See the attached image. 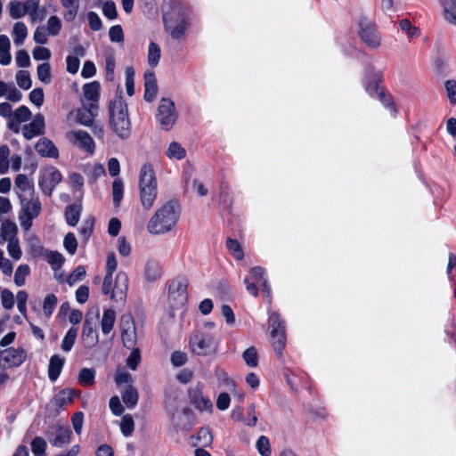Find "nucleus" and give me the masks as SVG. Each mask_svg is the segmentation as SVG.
Returning a JSON list of instances; mask_svg holds the SVG:
<instances>
[{
	"instance_id": "f257e3e1",
	"label": "nucleus",
	"mask_w": 456,
	"mask_h": 456,
	"mask_svg": "<svg viewBox=\"0 0 456 456\" xmlns=\"http://www.w3.org/2000/svg\"><path fill=\"white\" fill-rule=\"evenodd\" d=\"M181 216V207L176 200H168L159 206L147 224V231L152 235H164L173 232Z\"/></svg>"
},
{
	"instance_id": "f03ea898",
	"label": "nucleus",
	"mask_w": 456,
	"mask_h": 456,
	"mask_svg": "<svg viewBox=\"0 0 456 456\" xmlns=\"http://www.w3.org/2000/svg\"><path fill=\"white\" fill-rule=\"evenodd\" d=\"M164 31L173 40L181 42L191 25V9L181 3L175 4L163 16Z\"/></svg>"
},
{
	"instance_id": "7ed1b4c3",
	"label": "nucleus",
	"mask_w": 456,
	"mask_h": 456,
	"mask_svg": "<svg viewBox=\"0 0 456 456\" xmlns=\"http://www.w3.org/2000/svg\"><path fill=\"white\" fill-rule=\"evenodd\" d=\"M157 179L150 163H144L139 172L140 202L145 210H150L158 195Z\"/></svg>"
},
{
	"instance_id": "20e7f679",
	"label": "nucleus",
	"mask_w": 456,
	"mask_h": 456,
	"mask_svg": "<svg viewBox=\"0 0 456 456\" xmlns=\"http://www.w3.org/2000/svg\"><path fill=\"white\" fill-rule=\"evenodd\" d=\"M110 126L113 132L121 139L130 135L131 123L128 118L127 105L121 96H116L110 102Z\"/></svg>"
},
{
	"instance_id": "39448f33",
	"label": "nucleus",
	"mask_w": 456,
	"mask_h": 456,
	"mask_svg": "<svg viewBox=\"0 0 456 456\" xmlns=\"http://www.w3.org/2000/svg\"><path fill=\"white\" fill-rule=\"evenodd\" d=\"M128 287V275L125 272H118L114 280L112 277H104L102 291L103 294L109 295L110 299L116 304L124 305Z\"/></svg>"
},
{
	"instance_id": "423d86ee",
	"label": "nucleus",
	"mask_w": 456,
	"mask_h": 456,
	"mask_svg": "<svg viewBox=\"0 0 456 456\" xmlns=\"http://www.w3.org/2000/svg\"><path fill=\"white\" fill-rule=\"evenodd\" d=\"M381 80L382 74L379 70L371 66L365 69L362 84L366 93L370 96L379 99L384 106L388 107L391 105V99L385 94L381 88Z\"/></svg>"
},
{
	"instance_id": "0eeeda50",
	"label": "nucleus",
	"mask_w": 456,
	"mask_h": 456,
	"mask_svg": "<svg viewBox=\"0 0 456 456\" xmlns=\"http://www.w3.org/2000/svg\"><path fill=\"white\" fill-rule=\"evenodd\" d=\"M20 200L21 212L19 220L20 226L28 231L32 225L33 219L36 218L41 211V202L35 194L31 196L22 194L20 195Z\"/></svg>"
},
{
	"instance_id": "6e6552de",
	"label": "nucleus",
	"mask_w": 456,
	"mask_h": 456,
	"mask_svg": "<svg viewBox=\"0 0 456 456\" xmlns=\"http://www.w3.org/2000/svg\"><path fill=\"white\" fill-rule=\"evenodd\" d=\"M98 105L95 103L87 104L81 101V107L71 110L67 115V123L71 126L79 124L84 126H91L98 113Z\"/></svg>"
},
{
	"instance_id": "1a4fd4ad",
	"label": "nucleus",
	"mask_w": 456,
	"mask_h": 456,
	"mask_svg": "<svg viewBox=\"0 0 456 456\" xmlns=\"http://www.w3.org/2000/svg\"><path fill=\"white\" fill-rule=\"evenodd\" d=\"M190 346L196 354L207 355L216 351V344L211 333L197 330L191 337Z\"/></svg>"
},
{
	"instance_id": "9d476101",
	"label": "nucleus",
	"mask_w": 456,
	"mask_h": 456,
	"mask_svg": "<svg viewBox=\"0 0 456 456\" xmlns=\"http://www.w3.org/2000/svg\"><path fill=\"white\" fill-rule=\"evenodd\" d=\"M156 118L161 128L167 131L170 130L175 124L177 113L175 103L170 99L163 98L160 100Z\"/></svg>"
},
{
	"instance_id": "9b49d317",
	"label": "nucleus",
	"mask_w": 456,
	"mask_h": 456,
	"mask_svg": "<svg viewBox=\"0 0 456 456\" xmlns=\"http://www.w3.org/2000/svg\"><path fill=\"white\" fill-rule=\"evenodd\" d=\"M61 179V174L56 167H47L40 172L38 185L44 193L51 195Z\"/></svg>"
},
{
	"instance_id": "f8f14e48",
	"label": "nucleus",
	"mask_w": 456,
	"mask_h": 456,
	"mask_svg": "<svg viewBox=\"0 0 456 456\" xmlns=\"http://www.w3.org/2000/svg\"><path fill=\"white\" fill-rule=\"evenodd\" d=\"M359 36L362 41L370 48H378L381 45V37L379 34L376 25L367 20L360 22Z\"/></svg>"
},
{
	"instance_id": "ddd939ff",
	"label": "nucleus",
	"mask_w": 456,
	"mask_h": 456,
	"mask_svg": "<svg viewBox=\"0 0 456 456\" xmlns=\"http://www.w3.org/2000/svg\"><path fill=\"white\" fill-rule=\"evenodd\" d=\"M250 276L245 277L244 284L246 285V289L248 292L254 296L257 297L258 289L256 283H260L263 289L269 292V287L267 285V281L265 277V270L260 266L252 267L249 271Z\"/></svg>"
},
{
	"instance_id": "4468645a",
	"label": "nucleus",
	"mask_w": 456,
	"mask_h": 456,
	"mask_svg": "<svg viewBox=\"0 0 456 456\" xmlns=\"http://www.w3.org/2000/svg\"><path fill=\"white\" fill-rule=\"evenodd\" d=\"M65 137L72 145L90 153L94 151V142L87 132L79 129H72L66 133Z\"/></svg>"
},
{
	"instance_id": "2eb2a0df",
	"label": "nucleus",
	"mask_w": 456,
	"mask_h": 456,
	"mask_svg": "<svg viewBox=\"0 0 456 456\" xmlns=\"http://www.w3.org/2000/svg\"><path fill=\"white\" fill-rule=\"evenodd\" d=\"M187 301V285L183 281L175 280L169 285L168 302L174 308L183 306Z\"/></svg>"
},
{
	"instance_id": "dca6fc26",
	"label": "nucleus",
	"mask_w": 456,
	"mask_h": 456,
	"mask_svg": "<svg viewBox=\"0 0 456 456\" xmlns=\"http://www.w3.org/2000/svg\"><path fill=\"white\" fill-rule=\"evenodd\" d=\"M25 353L20 348L0 350V368L10 369L20 366L25 360Z\"/></svg>"
},
{
	"instance_id": "f3484780",
	"label": "nucleus",
	"mask_w": 456,
	"mask_h": 456,
	"mask_svg": "<svg viewBox=\"0 0 456 456\" xmlns=\"http://www.w3.org/2000/svg\"><path fill=\"white\" fill-rule=\"evenodd\" d=\"M21 131L24 137L28 140L42 134L45 131L44 116L40 113L35 115L33 120L30 123L24 125Z\"/></svg>"
},
{
	"instance_id": "a211bd4d",
	"label": "nucleus",
	"mask_w": 456,
	"mask_h": 456,
	"mask_svg": "<svg viewBox=\"0 0 456 456\" xmlns=\"http://www.w3.org/2000/svg\"><path fill=\"white\" fill-rule=\"evenodd\" d=\"M231 417L235 421L242 422L248 427H255L257 423V416L256 414V408L254 404L248 407V416L245 417L240 407H235L231 412Z\"/></svg>"
},
{
	"instance_id": "6ab92c4d",
	"label": "nucleus",
	"mask_w": 456,
	"mask_h": 456,
	"mask_svg": "<svg viewBox=\"0 0 456 456\" xmlns=\"http://www.w3.org/2000/svg\"><path fill=\"white\" fill-rule=\"evenodd\" d=\"M123 344L127 348H134L136 341L135 326L131 317L122 320L121 331Z\"/></svg>"
},
{
	"instance_id": "aec40b11",
	"label": "nucleus",
	"mask_w": 456,
	"mask_h": 456,
	"mask_svg": "<svg viewBox=\"0 0 456 456\" xmlns=\"http://www.w3.org/2000/svg\"><path fill=\"white\" fill-rule=\"evenodd\" d=\"M81 339L86 348L95 346L99 341L98 334L95 331L93 323L88 319L84 322Z\"/></svg>"
},
{
	"instance_id": "412c9836",
	"label": "nucleus",
	"mask_w": 456,
	"mask_h": 456,
	"mask_svg": "<svg viewBox=\"0 0 456 456\" xmlns=\"http://www.w3.org/2000/svg\"><path fill=\"white\" fill-rule=\"evenodd\" d=\"M100 88V84L96 81L86 84L83 86V98L81 101L87 104L95 103L98 105Z\"/></svg>"
},
{
	"instance_id": "4be33fe9",
	"label": "nucleus",
	"mask_w": 456,
	"mask_h": 456,
	"mask_svg": "<svg viewBox=\"0 0 456 456\" xmlns=\"http://www.w3.org/2000/svg\"><path fill=\"white\" fill-rule=\"evenodd\" d=\"M37 152L47 158L57 159L59 157V151L52 141L47 138H41L36 144Z\"/></svg>"
},
{
	"instance_id": "5701e85b",
	"label": "nucleus",
	"mask_w": 456,
	"mask_h": 456,
	"mask_svg": "<svg viewBox=\"0 0 456 456\" xmlns=\"http://www.w3.org/2000/svg\"><path fill=\"white\" fill-rule=\"evenodd\" d=\"M270 338H271L272 346H273L277 357L282 358L283 350L286 346L285 330L277 331L276 330H273V331H270Z\"/></svg>"
},
{
	"instance_id": "b1692460",
	"label": "nucleus",
	"mask_w": 456,
	"mask_h": 456,
	"mask_svg": "<svg viewBox=\"0 0 456 456\" xmlns=\"http://www.w3.org/2000/svg\"><path fill=\"white\" fill-rule=\"evenodd\" d=\"M75 393L76 392L71 388L61 390L51 400L50 405L56 409L61 408L72 402Z\"/></svg>"
},
{
	"instance_id": "393cba45",
	"label": "nucleus",
	"mask_w": 456,
	"mask_h": 456,
	"mask_svg": "<svg viewBox=\"0 0 456 456\" xmlns=\"http://www.w3.org/2000/svg\"><path fill=\"white\" fill-rule=\"evenodd\" d=\"M145 94L144 98L151 102L157 95L158 87L155 74L152 71H147L144 74Z\"/></svg>"
},
{
	"instance_id": "a878e982",
	"label": "nucleus",
	"mask_w": 456,
	"mask_h": 456,
	"mask_svg": "<svg viewBox=\"0 0 456 456\" xmlns=\"http://www.w3.org/2000/svg\"><path fill=\"white\" fill-rule=\"evenodd\" d=\"M15 187L17 189V194L19 199H20V195L25 194L28 196H31L35 194L34 186L29 182L28 176L23 174H20L16 176L14 181Z\"/></svg>"
},
{
	"instance_id": "bb28decb",
	"label": "nucleus",
	"mask_w": 456,
	"mask_h": 456,
	"mask_svg": "<svg viewBox=\"0 0 456 456\" xmlns=\"http://www.w3.org/2000/svg\"><path fill=\"white\" fill-rule=\"evenodd\" d=\"M442 5L444 19L452 25L456 26V0H439Z\"/></svg>"
},
{
	"instance_id": "cd10ccee",
	"label": "nucleus",
	"mask_w": 456,
	"mask_h": 456,
	"mask_svg": "<svg viewBox=\"0 0 456 456\" xmlns=\"http://www.w3.org/2000/svg\"><path fill=\"white\" fill-rule=\"evenodd\" d=\"M65 359L58 354H54L51 357L48 366V376L52 381H55L63 368Z\"/></svg>"
},
{
	"instance_id": "c85d7f7f",
	"label": "nucleus",
	"mask_w": 456,
	"mask_h": 456,
	"mask_svg": "<svg viewBox=\"0 0 456 456\" xmlns=\"http://www.w3.org/2000/svg\"><path fill=\"white\" fill-rule=\"evenodd\" d=\"M28 30L27 25L22 21L13 24L12 36L15 45H21L28 37Z\"/></svg>"
},
{
	"instance_id": "c756f323",
	"label": "nucleus",
	"mask_w": 456,
	"mask_h": 456,
	"mask_svg": "<svg viewBox=\"0 0 456 456\" xmlns=\"http://www.w3.org/2000/svg\"><path fill=\"white\" fill-rule=\"evenodd\" d=\"M116 321V313L112 309H106L103 311L101 319V330L104 335H110L114 328Z\"/></svg>"
},
{
	"instance_id": "7c9ffc66",
	"label": "nucleus",
	"mask_w": 456,
	"mask_h": 456,
	"mask_svg": "<svg viewBox=\"0 0 456 456\" xmlns=\"http://www.w3.org/2000/svg\"><path fill=\"white\" fill-rule=\"evenodd\" d=\"M11 61V41L6 35H0V64L9 65Z\"/></svg>"
},
{
	"instance_id": "2f4dec72",
	"label": "nucleus",
	"mask_w": 456,
	"mask_h": 456,
	"mask_svg": "<svg viewBox=\"0 0 456 456\" xmlns=\"http://www.w3.org/2000/svg\"><path fill=\"white\" fill-rule=\"evenodd\" d=\"M17 225L10 221H5L0 228V242L17 239Z\"/></svg>"
},
{
	"instance_id": "473e14b6",
	"label": "nucleus",
	"mask_w": 456,
	"mask_h": 456,
	"mask_svg": "<svg viewBox=\"0 0 456 456\" xmlns=\"http://www.w3.org/2000/svg\"><path fill=\"white\" fill-rule=\"evenodd\" d=\"M166 156L170 160H181L186 157V150L177 142H171L166 151Z\"/></svg>"
},
{
	"instance_id": "72a5a7b5",
	"label": "nucleus",
	"mask_w": 456,
	"mask_h": 456,
	"mask_svg": "<svg viewBox=\"0 0 456 456\" xmlns=\"http://www.w3.org/2000/svg\"><path fill=\"white\" fill-rule=\"evenodd\" d=\"M161 57L160 46L155 42H150L148 45L147 62L151 68L158 66Z\"/></svg>"
},
{
	"instance_id": "f704fd0d",
	"label": "nucleus",
	"mask_w": 456,
	"mask_h": 456,
	"mask_svg": "<svg viewBox=\"0 0 456 456\" xmlns=\"http://www.w3.org/2000/svg\"><path fill=\"white\" fill-rule=\"evenodd\" d=\"M61 2L65 9L63 14L65 20H73L78 11V0H61Z\"/></svg>"
},
{
	"instance_id": "c9c22d12",
	"label": "nucleus",
	"mask_w": 456,
	"mask_h": 456,
	"mask_svg": "<svg viewBox=\"0 0 456 456\" xmlns=\"http://www.w3.org/2000/svg\"><path fill=\"white\" fill-rule=\"evenodd\" d=\"M84 172L88 176L90 181L95 182L99 177L105 174V168L103 165L99 163L88 164L85 166Z\"/></svg>"
},
{
	"instance_id": "e433bc0d",
	"label": "nucleus",
	"mask_w": 456,
	"mask_h": 456,
	"mask_svg": "<svg viewBox=\"0 0 456 456\" xmlns=\"http://www.w3.org/2000/svg\"><path fill=\"white\" fill-rule=\"evenodd\" d=\"M216 376L220 385L232 393L236 392V383L224 370H216Z\"/></svg>"
},
{
	"instance_id": "4c0bfd02",
	"label": "nucleus",
	"mask_w": 456,
	"mask_h": 456,
	"mask_svg": "<svg viewBox=\"0 0 456 456\" xmlns=\"http://www.w3.org/2000/svg\"><path fill=\"white\" fill-rule=\"evenodd\" d=\"M144 273L148 281H156L161 274V269L159 263L152 260L148 261L145 265Z\"/></svg>"
},
{
	"instance_id": "58836bf2",
	"label": "nucleus",
	"mask_w": 456,
	"mask_h": 456,
	"mask_svg": "<svg viewBox=\"0 0 456 456\" xmlns=\"http://www.w3.org/2000/svg\"><path fill=\"white\" fill-rule=\"evenodd\" d=\"M191 439H195L196 442H192V445H202V446H208L211 444L213 441V437L211 435V432L207 428H202L200 429L196 436L191 437Z\"/></svg>"
},
{
	"instance_id": "ea45409f",
	"label": "nucleus",
	"mask_w": 456,
	"mask_h": 456,
	"mask_svg": "<svg viewBox=\"0 0 456 456\" xmlns=\"http://www.w3.org/2000/svg\"><path fill=\"white\" fill-rule=\"evenodd\" d=\"M80 213L81 207L79 205L74 204L68 207L65 211V218L68 224L75 226L78 223Z\"/></svg>"
},
{
	"instance_id": "a19ab883",
	"label": "nucleus",
	"mask_w": 456,
	"mask_h": 456,
	"mask_svg": "<svg viewBox=\"0 0 456 456\" xmlns=\"http://www.w3.org/2000/svg\"><path fill=\"white\" fill-rule=\"evenodd\" d=\"M71 431L68 428H59L53 442V445L62 447L70 442Z\"/></svg>"
},
{
	"instance_id": "79ce46f5",
	"label": "nucleus",
	"mask_w": 456,
	"mask_h": 456,
	"mask_svg": "<svg viewBox=\"0 0 456 456\" xmlns=\"http://www.w3.org/2000/svg\"><path fill=\"white\" fill-rule=\"evenodd\" d=\"M256 449L260 456H271L272 447L270 440L265 436H260L256 442Z\"/></svg>"
},
{
	"instance_id": "37998d69",
	"label": "nucleus",
	"mask_w": 456,
	"mask_h": 456,
	"mask_svg": "<svg viewBox=\"0 0 456 456\" xmlns=\"http://www.w3.org/2000/svg\"><path fill=\"white\" fill-rule=\"evenodd\" d=\"M124 194V184L121 179H115L112 183L113 203L116 208L119 207Z\"/></svg>"
},
{
	"instance_id": "c03bdc74",
	"label": "nucleus",
	"mask_w": 456,
	"mask_h": 456,
	"mask_svg": "<svg viewBox=\"0 0 456 456\" xmlns=\"http://www.w3.org/2000/svg\"><path fill=\"white\" fill-rule=\"evenodd\" d=\"M399 27L411 39L417 38L420 35L419 29L413 26L411 22L407 19L401 20L399 22Z\"/></svg>"
},
{
	"instance_id": "a18cd8bd",
	"label": "nucleus",
	"mask_w": 456,
	"mask_h": 456,
	"mask_svg": "<svg viewBox=\"0 0 456 456\" xmlns=\"http://www.w3.org/2000/svg\"><path fill=\"white\" fill-rule=\"evenodd\" d=\"M77 330L75 328H70L67 331V333L64 336L62 342H61V349L64 352H69L72 349V347L75 344V341L77 339Z\"/></svg>"
},
{
	"instance_id": "49530a36",
	"label": "nucleus",
	"mask_w": 456,
	"mask_h": 456,
	"mask_svg": "<svg viewBox=\"0 0 456 456\" xmlns=\"http://www.w3.org/2000/svg\"><path fill=\"white\" fill-rule=\"evenodd\" d=\"M30 273V268L28 265H20L17 267L14 273V283L18 287H21L25 284L26 278Z\"/></svg>"
},
{
	"instance_id": "de8ad7c7",
	"label": "nucleus",
	"mask_w": 456,
	"mask_h": 456,
	"mask_svg": "<svg viewBox=\"0 0 456 456\" xmlns=\"http://www.w3.org/2000/svg\"><path fill=\"white\" fill-rule=\"evenodd\" d=\"M242 358L245 363L250 367L255 368L258 364V357L256 347L250 346L242 353Z\"/></svg>"
},
{
	"instance_id": "09e8293b",
	"label": "nucleus",
	"mask_w": 456,
	"mask_h": 456,
	"mask_svg": "<svg viewBox=\"0 0 456 456\" xmlns=\"http://www.w3.org/2000/svg\"><path fill=\"white\" fill-rule=\"evenodd\" d=\"M95 370L91 368H84L78 375V382L83 386H91L94 383Z\"/></svg>"
},
{
	"instance_id": "8fccbe9b",
	"label": "nucleus",
	"mask_w": 456,
	"mask_h": 456,
	"mask_svg": "<svg viewBox=\"0 0 456 456\" xmlns=\"http://www.w3.org/2000/svg\"><path fill=\"white\" fill-rule=\"evenodd\" d=\"M8 11L10 16L14 20L23 18L26 15L23 4L19 1L10 2Z\"/></svg>"
},
{
	"instance_id": "3c124183",
	"label": "nucleus",
	"mask_w": 456,
	"mask_h": 456,
	"mask_svg": "<svg viewBox=\"0 0 456 456\" xmlns=\"http://www.w3.org/2000/svg\"><path fill=\"white\" fill-rule=\"evenodd\" d=\"M7 242L8 243L6 248L9 256L15 261L20 260L22 256V251L18 238Z\"/></svg>"
},
{
	"instance_id": "603ef678",
	"label": "nucleus",
	"mask_w": 456,
	"mask_h": 456,
	"mask_svg": "<svg viewBox=\"0 0 456 456\" xmlns=\"http://www.w3.org/2000/svg\"><path fill=\"white\" fill-rule=\"evenodd\" d=\"M123 402L128 408H133L138 401V394L137 391L132 387H128L123 395Z\"/></svg>"
},
{
	"instance_id": "864d4df0",
	"label": "nucleus",
	"mask_w": 456,
	"mask_h": 456,
	"mask_svg": "<svg viewBox=\"0 0 456 456\" xmlns=\"http://www.w3.org/2000/svg\"><path fill=\"white\" fill-rule=\"evenodd\" d=\"M10 150L7 145L0 146V174H6L9 169Z\"/></svg>"
},
{
	"instance_id": "5fc2aeb1",
	"label": "nucleus",
	"mask_w": 456,
	"mask_h": 456,
	"mask_svg": "<svg viewBox=\"0 0 456 456\" xmlns=\"http://www.w3.org/2000/svg\"><path fill=\"white\" fill-rule=\"evenodd\" d=\"M193 402L200 411H210L213 408L211 400L202 395H197L193 397Z\"/></svg>"
},
{
	"instance_id": "6e6d98bb",
	"label": "nucleus",
	"mask_w": 456,
	"mask_h": 456,
	"mask_svg": "<svg viewBox=\"0 0 456 456\" xmlns=\"http://www.w3.org/2000/svg\"><path fill=\"white\" fill-rule=\"evenodd\" d=\"M86 268L82 265L77 266L66 279L68 284L72 287L86 276Z\"/></svg>"
},
{
	"instance_id": "4d7b16f0",
	"label": "nucleus",
	"mask_w": 456,
	"mask_h": 456,
	"mask_svg": "<svg viewBox=\"0 0 456 456\" xmlns=\"http://www.w3.org/2000/svg\"><path fill=\"white\" fill-rule=\"evenodd\" d=\"M227 248L232 256L237 260H241L244 256V252L240 244L235 240L229 239L226 242Z\"/></svg>"
},
{
	"instance_id": "13d9d810",
	"label": "nucleus",
	"mask_w": 456,
	"mask_h": 456,
	"mask_svg": "<svg viewBox=\"0 0 456 456\" xmlns=\"http://www.w3.org/2000/svg\"><path fill=\"white\" fill-rule=\"evenodd\" d=\"M58 299L55 295L49 294L45 297L44 304H43V311L44 314L50 317L57 305Z\"/></svg>"
},
{
	"instance_id": "bf43d9fd",
	"label": "nucleus",
	"mask_w": 456,
	"mask_h": 456,
	"mask_svg": "<svg viewBox=\"0 0 456 456\" xmlns=\"http://www.w3.org/2000/svg\"><path fill=\"white\" fill-rule=\"evenodd\" d=\"M134 428V419L131 415H125L120 421V430L125 436H129Z\"/></svg>"
},
{
	"instance_id": "052dcab7",
	"label": "nucleus",
	"mask_w": 456,
	"mask_h": 456,
	"mask_svg": "<svg viewBox=\"0 0 456 456\" xmlns=\"http://www.w3.org/2000/svg\"><path fill=\"white\" fill-rule=\"evenodd\" d=\"M1 303L4 309H12L15 304V298L13 293L8 289H4L1 291Z\"/></svg>"
},
{
	"instance_id": "680f3d73",
	"label": "nucleus",
	"mask_w": 456,
	"mask_h": 456,
	"mask_svg": "<svg viewBox=\"0 0 456 456\" xmlns=\"http://www.w3.org/2000/svg\"><path fill=\"white\" fill-rule=\"evenodd\" d=\"M16 81L17 85L24 90L29 89L32 85L29 73L26 70H20L17 72Z\"/></svg>"
},
{
	"instance_id": "e2e57ef3",
	"label": "nucleus",
	"mask_w": 456,
	"mask_h": 456,
	"mask_svg": "<svg viewBox=\"0 0 456 456\" xmlns=\"http://www.w3.org/2000/svg\"><path fill=\"white\" fill-rule=\"evenodd\" d=\"M63 246L69 254L74 255L76 253L77 248V240L73 233L69 232L66 234L63 240Z\"/></svg>"
},
{
	"instance_id": "0e129e2a",
	"label": "nucleus",
	"mask_w": 456,
	"mask_h": 456,
	"mask_svg": "<svg viewBox=\"0 0 456 456\" xmlns=\"http://www.w3.org/2000/svg\"><path fill=\"white\" fill-rule=\"evenodd\" d=\"M37 73L38 79L44 84H49L51 82L50 65L48 63L40 64L37 67Z\"/></svg>"
},
{
	"instance_id": "69168bd1",
	"label": "nucleus",
	"mask_w": 456,
	"mask_h": 456,
	"mask_svg": "<svg viewBox=\"0 0 456 456\" xmlns=\"http://www.w3.org/2000/svg\"><path fill=\"white\" fill-rule=\"evenodd\" d=\"M47 261L53 270L60 269L65 261L63 256L56 251H52L47 255Z\"/></svg>"
},
{
	"instance_id": "338daca9",
	"label": "nucleus",
	"mask_w": 456,
	"mask_h": 456,
	"mask_svg": "<svg viewBox=\"0 0 456 456\" xmlns=\"http://www.w3.org/2000/svg\"><path fill=\"white\" fill-rule=\"evenodd\" d=\"M46 448V443L41 437H36L31 443V450L35 456H45V451Z\"/></svg>"
},
{
	"instance_id": "774afa93",
	"label": "nucleus",
	"mask_w": 456,
	"mask_h": 456,
	"mask_svg": "<svg viewBox=\"0 0 456 456\" xmlns=\"http://www.w3.org/2000/svg\"><path fill=\"white\" fill-rule=\"evenodd\" d=\"M269 330L273 331L276 330L277 331L285 330V327L283 322L281 320L278 314L273 312L269 314Z\"/></svg>"
}]
</instances>
